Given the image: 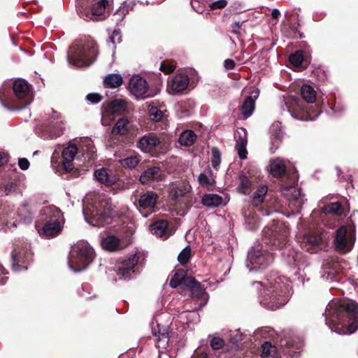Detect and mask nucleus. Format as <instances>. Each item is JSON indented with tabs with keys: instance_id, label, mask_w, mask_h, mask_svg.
I'll list each match as a JSON object with an SVG mask.
<instances>
[{
	"instance_id": "49",
	"label": "nucleus",
	"mask_w": 358,
	"mask_h": 358,
	"mask_svg": "<svg viewBox=\"0 0 358 358\" xmlns=\"http://www.w3.org/2000/svg\"><path fill=\"white\" fill-rule=\"evenodd\" d=\"M139 163V159L136 156H131L120 160L122 166L129 169L135 168Z\"/></svg>"
},
{
	"instance_id": "36",
	"label": "nucleus",
	"mask_w": 358,
	"mask_h": 358,
	"mask_svg": "<svg viewBox=\"0 0 358 358\" xmlns=\"http://www.w3.org/2000/svg\"><path fill=\"white\" fill-rule=\"evenodd\" d=\"M196 137L193 131L185 130L180 134L178 142L182 146L190 147L195 143Z\"/></svg>"
},
{
	"instance_id": "64",
	"label": "nucleus",
	"mask_w": 358,
	"mask_h": 358,
	"mask_svg": "<svg viewBox=\"0 0 358 358\" xmlns=\"http://www.w3.org/2000/svg\"><path fill=\"white\" fill-rule=\"evenodd\" d=\"M224 66L227 70H233L236 66V63L233 59H227L224 62Z\"/></svg>"
},
{
	"instance_id": "12",
	"label": "nucleus",
	"mask_w": 358,
	"mask_h": 358,
	"mask_svg": "<svg viewBox=\"0 0 358 358\" xmlns=\"http://www.w3.org/2000/svg\"><path fill=\"white\" fill-rule=\"evenodd\" d=\"M355 242V232L349 231L346 227L341 226L335 233L334 244L336 251L346 254L352 250Z\"/></svg>"
},
{
	"instance_id": "9",
	"label": "nucleus",
	"mask_w": 358,
	"mask_h": 358,
	"mask_svg": "<svg viewBox=\"0 0 358 358\" xmlns=\"http://www.w3.org/2000/svg\"><path fill=\"white\" fill-rule=\"evenodd\" d=\"M287 112L294 118L301 121L315 120L321 113L316 106H308L298 97L291 96L287 101H282Z\"/></svg>"
},
{
	"instance_id": "53",
	"label": "nucleus",
	"mask_w": 358,
	"mask_h": 358,
	"mask_svg": "<svg viewBox=\"0 0 358 358\" xmlns=\"http://www.w3.org/2000/svg\"><path fill=\"white\" fill-rule=\"evenodd\" d=\"M59 152L57 150H55L51 157V164L52 167L55 170L56 172L59 171V169L63 168L62 166V160L59 162Z\"/></svg>"
},
{
	"instance_id": "6",
	"label": "nucleus",
	"mask_w": 358,
	"mask_h": 358,
	"mask_svg": "<svg viewBox=\"0 0 358 358\" xmlns=\"http://www.w3.org/2000/svg\"><path fill=\"white\" fill-rule=\"evenodd\" d=\"M97 54L96 43L92 38H85L69 47L67 61L69 65L77 68L88 66L95 61Z\"/></svg>"
},
{
	"instance_id": "31",
	"label": "nucleus",
	"mask_w": 358,
	"mask_h": 358,
	"mask_svg": "<svg viewBox=\"0 0 358 358\" xmlns=\"http://www.w3.org/2000/svg\"><path fill=\"white\" fill-rule=\"evenodd\" d=\"M153 334L157 337L156 344L158 348H160V345H163L164 348L169 341V331L166 327H162L157 324V327L152 329Z\"/></svg>"
},
{
	"instance_id": "7",
	"label": "nucleus",
	"mask_w": 358,
	"mask_h": 358,
	"mask_svg": "<svg viewBox=\"0 0 358 358\" xmlns=\"http://www.w3.org/2000/svg\"><path fill=\"white\" fill-rule=\"evenodd\" d=\"M43 227L42 235L48 238L58 236L62 231L64 219L62 211L54 206H45L40 210Z\"/></svg>"
},
{
	"instance_id": "14",
	"label": "nucleus",
	"mask_w": 358,
	"mask_h": 358,
	"mask_svg": "<svg viewBox=\"0 0 358 358\" xmlns=\"http://www.w3.org/2000/svg\"><path fill=\"white\" fill-rule=\"evenodd\" d=\"M347 263L339 258H329L324 259L320 271L321 277L326 280H337L336 275L344 268Z\"/></svg>"
},
{
	"instance_id": "38",
	"label": "nucleus",
	"mask_w": 358,
	"mask_h": 358,
	"mask_svg": "<svg viewBox=\"0 0 358 358\" xmlns=\"http://www.w3.org/2000/svg\"><path fill=\"white\" fill-rule=\"evenodd\" d=\"M301 95L303 101L308 103H313L316 99V92L309 85H303L301 88Z\"/></svg>"
},
{
	"instance_id": "5",
	"label": "nucleus",
	"mask_w": 358,
	"mask_h": 358,
	"mask_svg": "<svg viewBox=\"0 0 358 358\" xmlns=\"http://www.w3.org/2000/svg\"><path fill=\"white\" fill-rule=\"evenodd\" d=\"M83 213L85 221L96 227H105L111 222L115 213L108 200L95 199L92 201H84Z\"/></svg>"
},
{
	"instance_id": "29",
	"label": "nucleus",
	"mask_w": 358,
	"mask_h": 358,
	"mask_svg": "<svg viewBox=\"0 0 358 358\" xmlns=\"http://www.w3.org/2000/svg\"><path fill=\"white\" fill-rule=\"evenodd\" d=\"M192 189V187L188 181L184 180L179 184H175L170 190L171 198L176 201L179 198L182 197L186 194L189 193Z\"/></svg>"
},
{
	"instance_id": "50",
	"label": "nucleus",
	"mask_w": 358,
	"mask_h": 358,
	"mask_svg": "<svg viewBox=\"0 0 358 358\" xmlns=\"http://www.w3.org/2000/svg\"><path fill=\"white\" fill-rule=\"evenodd\" d=\"M149 115L152 120L159 122L162 120L164 116L163 112L157 107L151 106L149 108Z\"/></svg>"
},
{
	"instance_id": "2",
	"label": "nucleus",
	"mask_w": 358,
	"mask_h": 358,
	"mask_svg": "<svg viewBox=\"0 0 358 358\" xmlns=\"http://www.w3.org/2000/svg\"><path fill=\"white\" fill-rule=\"evenodd\" d=\"M290 281L287 278L278 273H272L263 281L252 283L259 292V303L268 310H275L285 306L289 299Z\"/></svg>"
},
{
	"instance_id": "11",
	"label": "nucleus",
	"mask_w": 358,
	"mask_h": 358,
	"mask_svg": "<svg viewBox=\"0 0 358 358\" xmlns=\"http://www.w3.org/2000/svg\"><path fill=\"white\" fill-rule=\"evenodd\" d=\"M273 261V255L271 252L262 249L252 248L248 253L245 266L249 271H252L266 268Z\"/></svg>"
},
{
	"instance_id": "43",
	"label": "nucleus",
	"mask_w": 358,
	"mask_h": 358,
	"mask_svg": "<svg viewBox=\"0 0 358 358\" xmlns=\"http://www.w3.org/2000/svg\"><path fill=\"white\" fill-rule=\"evenodd\" d=\"M239 181L240 184L237 187L238 190L244 194H249L252 186L250 180L245 174H241L239 176Z\"/></svg>"
},
{
	"instance_id": "55",
	"label": "nucleus",
	"mask_w": 358,
	"mask_h": 358,
	"mask_svg": "<svg viewBox=\"0 0 358 358\" xmlns=\"http://www.w3.org/2000/svg\"><path fill=\"white\" fill-rule=\"evenodd\" d=\"M122 41L120 31L119 29H115L112 35L109 37V42L113 45V48L115 47L116 43H120Z\"/></svg>"
},
{
	"instance_id": "18",
	"label": "nucleus",
	"mask_w": 358,
	"mask_h": 358,
	"mask_svg": "<svg viewBox=\"0 0 358 358\" xmlns=\"http://www.w3.org/2000/svg\"><path fill=\"white\" fill-rule=\"evenodd\" d=\"M259 95V90L254 88L251 90L250 95L245 97L244 101L240 106L242 119L246 120L252 115L255 108V101Z\"/></svg>"
},
{
	"instance_id": "42",
	"label": "nucleus",
	"mask_w": 358,
	"mask_h": 358,
	"mask_svg": "<svg viewBox=\"0 0 358 358\" xmlns=\"http://www.w3.org/2000/svg\"><path fill=\"white\" fill-rule=\"evenodd\" d=\"M268 188L266 185H262L254 192L252 198V203L253 206H259L263 203L266 194L267 193Z\"/></svg>"
},
{
	"instance_id": "8",
	"label": "nucleus",
	"mask_w": 358,
	"mask_h": 358,
	"mask_svg": "<svg viewBox=\"0 0 358 358\" xmlns=\"http://www.w3.org/2000/svg\"><path fill=\"white\" fill-rule=\"evenodd\" d=\"M94 251L86 241L78 242L70 252L68 265L73 272L85 270L93 261Z\"/></svg>"
},
{
	"instance_id": "21",
	"label": "nucleus",
	"mask_w": 358,
	"mask_h": 358,
	"mask_svg": "<svg viewBox=\"0 0 358 358\" xmlns=\"http://www.w3.org/2000/svg\"><path fill=\"white\" fill-rule=\"evenodd\" d=\"M139 257L136 253L131 255L122 262L121 266L117 271V275H120L124 278H130L131 274L134 273V268L137 264Z\"/></svg>"
},
{
	"instance_id": "15",
	"label": "nucleus",
	"mask_w": 358,
	"mask_h": 358,
	"mask_svg": "<svg viewBox=\"0 0 358 358\" xmlns=\"http://www.w3.org/2000/svg\"><path fill=\"white\" fill-rule=\"evenodd\" d=\"M296 178H293L292 179V184L295 183ZM281 191L287 201H288V205L292 210H296V212L299 211V209L301 208L303 204V199L301 197V194L300 189L296 188L294 185H282L281 187Z\"/></svg>"
},
{
	"instance_id": "27",
	"label": "nucleus",
	"mask_w": 358,
	"mask_h": 358,
	"mask_svg": "<svg viewBox=\"0 0 358 358\" xmlns=\"http://www.w3.org/2000/svg\"><path fill=\"white\" fill-rule=\"evenodd\" d=\"M94 176L98 181L107 186L113 185L117 180L112 170L106 168L96 170Z\"/></svg>"
},
{
	"instance_id": "30",
	"label": "nucleus",
	"mask_w": 358,
	"mask_h": 358,
	"mask_svg": "<svg viewBox=\"0 0 358 358\" xmlns=\"http://www.w3.org/2000/svg\"><path fill=\"white\" fill-rule=\"evenodd\" d=\"M101 245L104 250L110 252L122 250L126 247V245L115 236L104 238L101 241Z\"/></svg>"
},
{
	"instance_id": "60",
	"label": "nucleus",
	"mask_w": 358,
	"mask_h": 358,
	"mask_svg": "<svg viewBox=\"0 0 358 358\" xmlns=\"http://www.w3.org/2000/svg\"><path fill=\"white\" fill-rule=\"evenodd\" d=\"M86 99L91 103H97L101 101V96L99 94L90 93L86 96Z\"/></svg>"
},
{
	"instance_id": "4",
	"label": "nucleus",
	"mask_w": 358,
	"mask_h": 358,
	"mask_svg": "<svg viewBox=\"0 0 358 358\" xmlns=\"http://www.w3.org/2000/svg\"><path fill=\"white\" fill-rule=\"evenodd\" d=\"M264 234L270 244L280 250L283 249L282 255L289 265L296 266L299 269L304 265L305 259L302 253L296 251L287 243L289 229L285 224L276 222L271 228L266 229Z\"/></svg>"
},
{
	"instance_id": "59",
	"label": "nucleus",
	"mask_w": 358,
	"mask_h": 358,
	"mask_svg": "<svg viewBox=\"0 0 358 358\" xmlns=\"http://www.w3.org/2000/svg\"><path fill=\"white\" fill-rule=\"evenodd\" d=\"M198 182L203 187H208L211 185L209 178L205 173H200L198 176Z\"/></svg>"
},
{
	"instance_id": "35",
	"label": "nucleus",
	"mask_w": 358,
	"mask_h": 358,
	"mask_svg": "<svg viewBox=\"0 0 358 358\" xmlns=\"http://www.w3.org/2000/svg\"><path fill=\"white\" fill-rule=\"evenodd\" d=\"M18 216L24 224H30L34 218L33 208L28 203L22 205L18 209Z\"/></svg>"
},
{
	"instance_id": "34",
	"label": "nucleus",
	"mask_w": 358,
	"mask_h": 358,
	"mask_svg": "<svg viewBox=\"0 0 358 358\" xmlns=\"http://www.w3.org/2000/svg\"><path fill=\"white\" fill-rule=\"evenodd\" d=\"M123 83V78L119 73H110L104 78L103 85L106 88L115 89Z\"/></svg>"
},
{
	"instance_id": "19",
	"label": "nucleus",
	"mask_w": 358,
	"mask_h": 358,
	"mask_svg": "<svg viewBox=\"0 0 358 358\" xmlns=\"http://www.w3.org/2000/svg\"><path fill=\"white\" fill-rule=\"evenodd\" d=\"M189 287L192 296L196 299L199 301V307L194 308L195 310L203 308L208 300V295L205 290L201 287L200 283L192 279L187 286Z\"/></svg>"
},
{
	"instance_id": "51",
	"label": "nucleus",
	"mask_w": 358,
	"mask_h": 358,
	"mask_svg": "<svg viewBox=\"0 0 358 358\" xmlns=\"http://www.w3.org/2000/svg\"><path fill=\"white\" fill-rule=\"evenodd\" d=\"M221 162V155L219 150L216 148L212 149L211 164L214 169H217Z\"/></svg>"
},
{
	"instance_id": "47",
	"label": "nucleus",
	"mask_w": 358,
	"mask_h": 358,
	"mask_svg": "<svg viewBox=\"0 0 358 358\" xmlns=\"http://www.w3.org/2000/svg\"><path fill=\"white\" fill-rule=\"evenodd\" d=\"M191 256V248L189 246H187L179 253L178 256V262L180 264L185 265L189 262Z\"/></svg>"
},
{
	"instance_id": "52",
	"label": "nucleus",
	"mask_w": 358,
	"mask_h": 358,
	"mask_svg": "<svg viewBox=\"0 0 358 358\" xmlns=\"http://www.w3.org/2000/svg\"><path fill=\"white\" fill-rule=\"evenodd\" d=\"M243 339V334L240 331L239 329H236L234 331H231L229 335V341L233 345L238 346V343Z\"/></svg>"
},
{
	"instance_id": "32",
	"label": "nucleus",
	"mask_w": 358,
	"mask_h": 358,
	"mask_svg": "<svg viewBox=\"0 0 358 358\" xmlns=\"http://www.w3.org/2000/svg\"><path fill=\"white\" fill-rule=\"evenodd\" d=\"M157 194L152 191H148L143 194L139 199V205L141 208H153L155 206L157 200Z\"/></svg>"
},
{
	"instance_id": "39",
	"label": "nucleus",
	"mask_w": 358,
	"mask_h": 358,
	"mask_svg": "<svg viewBox=\"0 0 358 358\" xmlns=\"http://www.w3.org/2000/svg\"><path fill=\"white\" fill-rule=\"evenodd\" d=\"M271 173L275 176H281L285 173V165L282 159H276L271 162L270 164Z\"/></svg>"
},
{
	"instance_id": "48",
	"label": "nucleus",
	"mask_w": 358,
	"mask_h": 358,
	"mask_svg": "<svg viewBox=\"0 0 358 358\" xmlns=\"http://www.w3.org/2000/svg\"><path fill=\"white\" fill-rule=\"evenodd\" d=\"M135 5L136 3L134 1H125L123 3V5L120 6L118 9V12H120V14L123 15V16L120 19H118L117 20L122 21L124 18V16H125L129 13V10H132Z\"/></svg>"
},
{
	"instance_id": "63",
	"label": "nucleus",
	"mask_w": 358,
	"mask_h": 358,
	"mask_svg": "<svg viewBox=\"0 0 358 358\" xmlns=\"http://www.w3.org/2000/svg\"><path fill=\"white\" fill-rule=\"evenodd\" d=\"M18 166L23 171L27 170L29 167V162L26 158H20L18 160Z\"/></svg>"
},
{
	"instance_id": "3",
	"label": "nucleus",
	"mask_w": 358,
	"mask_h": 358,
	"mask_svg": "<svg viewBox=\"0 0 358 358\" xmlns=\"http://www.w3.org/2000/svg\"><path fill=\"white\" fill-rule=\"evenodd\" d=\"M33 100L30 85L19 78L13 83H6L0 88V101L8 110H18L29 105Z\"/></svg>"
},
{
	"instance_id": "54",
	"label": "nucleus",
	"mask_w": 358,
	"mask_h": 358,
	"mask_svg": "<svg viewBox=\"0 0 358 358\" xmlns=\"http://www.w3.org/2000/svg\"><path fill=\"white\" fill-rule=\"evenodd\" d=\"M191 6L198 13H203L205 10V3L198 0H191Z\"/></svg>"
},
{
	"instance_id": "58",
	"label": "nucleus",
	"mask_w": 358,
	"mask_h": 358,
	"mask_svg": "<svg viewBox=\"0 0 358 358\" xmlns=\"http://www.w3.org/2000/svg\"><path fill=\"white\" fill-rule=\"evenodd\" d=\"M159 69L166 74H169L174 71L175 66L172 64L166 62H162L160 64Z\"/></svg>"
},
{
	"instance_id": "28",
	"label": "nucleus",
	"mask_w": 358,
	"mask_h": 358,
	"mask_svg": "<svg viewBox=\"0 0 358 358\" xmlns=\"http://www.w3.org/2000/svg\"><path fill=\"white\" fill-rule=\"evenodd\" d=\"M322 239V237L321 234L313 233L306 234L303 236L302 248L310 253L315 252L316 250L315 247L320 245Z\"/></svg>"
},
{
	"instance_id": "20",
	"label": "nucleus",
	"mask_w": 358,
	"mask_h": 358,
	"mask_svg": "<svg viewBox=\"0 0 358 358\" xmlns=\"http://www.w3.org/2000/svg\"><path fill=\"white\" fill-rule=\"evenodd\" d=\"M234 138L236 139V150L238 157L241 159H245L248 155L247 145V131L244 128H240L236 131Z\"/></svg>"
},
{
	"instance_id": "62",
	"label": "nucleus",
	"mask_w": 358,
	"mask_h": 358,
	"mask_svg": "<svg viewBox=\"0 0 358 358\" xmlns=\"http://www.w3.org/2000/svg\"><path fill=\"white\" fill-rule=\"evenodd\" d=\"M331 109L337 117L341 115L345 111V107L339 103L335 104L334 107L331 108Z\"/></svg>"
},
{
	"instance_id": "17",
	"label": "nucleus",
	"mask_w": 358,
	"mask_h": 358,
	"mask_svg": "<svg viewBox=\"0 0 358 358\" xmlns=\"http://www.w3.org/2000/svg\"><path fill=\"white\" fill-rule=\"evenodd\" d=\"M127 109V103L123 99H114L109 102L102 112L101 122L103 126H107L108 122L105 120V116L120 115Z\"/></svg>"
},
{
	"instance_id": "40",
	"label": "nucleus",
	"mask_w": 358,
	"mask_h": 358,
	"mask_svg": "<svg viewBox=\"0 0 358 358\" xmlns=\"http://www.w3.org/2000/svg\"><path fill=\"white\" fill-rule=\"evenodd\" d=\"M168 227V222L164 220H157L150 226L152 234L162 236Z\"/></svg>"
},
{
	"instance_id": "1",
	"label": "nucleus",
	"mask_w": 358,
	"mask_h": 358,
	"mask_svg": "<svg viewBox=\"0 0 358 358\" xmlns=\"http://www.w3.org/2000/svg\"><path fill=\"white\" fill-rule=\"evenodd\" d=\"M326 324L338 334H352L358 329V305L350 299H335L326 307Z\"/></svg>"
},
{
	"instance_id": "41",
	"label": "nucleus",
	"mask_w": 358,
	"mask_h": 358,
	"mask_svg": "<svg viewBox=\"0 0 358 358\" xmlns=\"http://www.w3.org/2000/svg\"><path fill=\"white\" fill-rule=\"evenodd\" d=\"M129 120L127 118H120L112 129L113 135H124L128 132Z\"/></svg>"
},
{
	"instance_id": "45",
	"label": "nucleus",
	"mask_w": 358,
	"mask_h": 358,
	"mask_svg": "<svg viewBox=\"0 0 358 358\" xmlns=\"http://www.w3.org/2000/svg\"><path fill=\"white\" fill-rule=\"evenodd\" d=\"M262 357L264 358L275 357V347L271 345L268 341H265L262 345Z\"/></svg>"
},
{
	"instance_id": "23",
	"label": "nucleus",
	"mask_w": 358,
	"mask_h": 358,
	"mask_svg": "<svg viewBox=\"0 0 358 358\" xmlns=\"http://www.w3.org/2000/svg\"><path fill=\"white\" fill-rule=\"evenodd\" d=\"M163 174L157 166H150L145 170L140 176V181L143 184H151L162 180Z\"/></svg>"
},
{
	"instance_id": "46",
	"label": "nucleus",
	"mask_w": 358,
	"mask_h": 358,
	"mask_svg": "<svg viewBox=\"0 0 358 358\" xmlns=\"http://www.w3.org/2000/svg\"><path fill=\"white\" fill-rule=\"evenodd\" d=\"M289 61L293 66L296 67L300 66L303 61V52L301 50H298L294 54L290 55L289 57Z\"/></svg>"
},
{
	"instance_id": "33",
	"label": "nucleus",
	"mask_w": 358,
	"mask_h": 358,
	"mask_svg": "<svg viewBox=\"0 0 358 358\" xmlns=\"http://www.w3.org/2000/svg\"><path fill=\"white\" fill-rule=\"evenodd\" d=\"M192 278L186 275L183 271H177L170 280V286L176 288L180 285H186L190 282Z\"/></svg>"
},
{
	"instance_id": "25",
	"label": "nucleus",
	"mask_w": 358,
	"mask_h": 358,
	"mask_svg": "<svg viewBox=\"0 0 358 358\" xmlns=\"http://www.w3.org/2000/svg\"><path fill=\"white\" fill-rule=\"evenodd\" d=\"M78 153V148L74 144H71L65 148L62 152V166L66 171L73 169L72 162Z\"/></svg>"
},
{
	"instance_id": "26",
	"label": "nucleus",
	"mask_w": 358,
	"mask_h": 358,
	"mask_svg": "<svg viewBox=\"0 0 358 358\" xmlns=\"http://www.w3.org/2000/svg\"><path fill=\"white\" fill-rule=\"evenodd\" d=\"M160 143L159 139L153 134L142 136L137 143V147L144 152H150Z\"/></svg>"
},
{
	"instance_id": "57",
	"label": "nucleus",
	"mask_w": 358,
	"mask_h": 358,
	"mask_svg": "<svg viewBox=\"0 0 358 358\" xmlns=\"http://www.w3.org/2000/svg\"><path fill=\"white\" fill-rule=\"evenodd\" d=\"M227 0H216L209 4V7L210 10H216V9H222L225 8L227 6Z\"/></svg>"
},
{
	"instance_id": "10",
	"label": "nucleus",
	"mask_w": 358,
	"mask_h": 358,
	"mask_svg": "<svg viewBox=\"0 0 358 358\" xmlns=\"http://www.w3.org/2000/svg\"><path fill=\"white\" fill-rule=\"evenodd\" d=\"M64 129V124L60 115L52 110L51 116L43 124L40 135L44 139L57 138L63 134Z\"/></svg>"
},
{
	"instance_id": "61",
	"label": "nucleus",
	"mask_w": 358,
	"mask_h": 358,
	"mask_svg": "<svg viewBox=\"0 0 358 358\" xmlns=\"http://www.w3.org/2000/svg\"><path fill=\"white\" fill-rule=\"evenodd\" d=\"M3 189H4V194L6 195H8V194L12 193L13 192L15 191V189H16V185L14 182H8V183L4 185Z\"/></svg>"
},
{
	"instance_id": "22",
	"label": "nucleus",
	"mask_w": 358,
	"mask_h": 358,
	"mask_svg": "<svg viewBox=\"0 0 358 358\" xmlns=\"http://www.w3.org/2000/svg\"><path fill=\"white\" fill-rule=\"evenodd\" d=\"M189 83V78L185 73H178L168 81L169 89L173 92H180L185 90Z\"/></svg>"
},
{
	"instance_id": "44",
	"label": "nucleus",
	"mask_w": 358,
	"mask_h": 358,
	"mask_svg": "<svg viewBox=\"0 0 358 358\" xmlns=\"http://www.w3.org/2000/svg\"><path fill=\"white\" fill-rule=\"evenodd\" d=\"M325 214L340 215L342 213V206L340 202L331 203L322 208Z\"/></svg>"
},
{
	"instance_id": "56",
	"label": "nucleus",
	"mask_w": 358,
	"mask_h": 358,
	"mask_svg": "<svg viewBox=\"0 0 358 358\" xmlns=\"http://www.w3.org/2000/svg\"><path fill=\"white\" fill-rule=\"evenodd\" d=\"M224 344V340L220 337H214L210 341V346L213 350L221 349Z\"/></svg>"
},
{
	"instance_id": "16",
	"label": "nucleus",
	"mask_w": 358,
	"mask_h": 358,
	"mask_svg": "<svg viewBox=\"0 0 358 358\" xmlns=\"http://www.w3.org/2000/svg\"><path fill=\"white\" fill-rule=\"evenodd\" d=\"M148 87L147 81L140 76H134L129 80V90L138 99L150 96L149 94H146Z\"/></svg>"
},
{
	"instance_id": "24",
	"label": "nucleus",
	"mask_w": 358,
	"mask_h": 358,
	"mask_svg": "<svg viewBox=\"0 0 358 358\" xmlns=\"http://www.w3.org/2000/svg\"><path fill=\"white\" fill-rule=\"evenodd\" d=\"M108 1L106 0H101L93 6L90 13H87L85 16L84 15L81 16L86 20L97 21L103 20L106 17L105 10Z\"/></svg>"
},
{
	"instance_id": "13",
	"label": "nucleus",
	"mask_w": 358,
	"mask_h": 358,
	"mask_svg": "<svg viewBox=\"0 0 358 358\" xmlns=\"http://www.w3.org/2000/svg\"><path fill=\"white\" fill-rule=\"evenodd\" d=\"M32 259V253L29 244L17 247L12 253V268L14 271L27 270V266Z\"/></svg>"
},
{
	"instance_id": "37",
	"label": "nucleus",
	"mask_w": 358,
	"mask_h": 358,
	"mask_svg": "<svg viewBox=\"0 0 358 358\" xmlns=\"http://www.w3.org/2000/svg\"><path fill=\"white\" fill-rule=\"evenodd\" d=\"M201 201L205 206L215 208L222 204L223 199L218 194H206L203 195Z\"/></svg>"
}]
</instances>
